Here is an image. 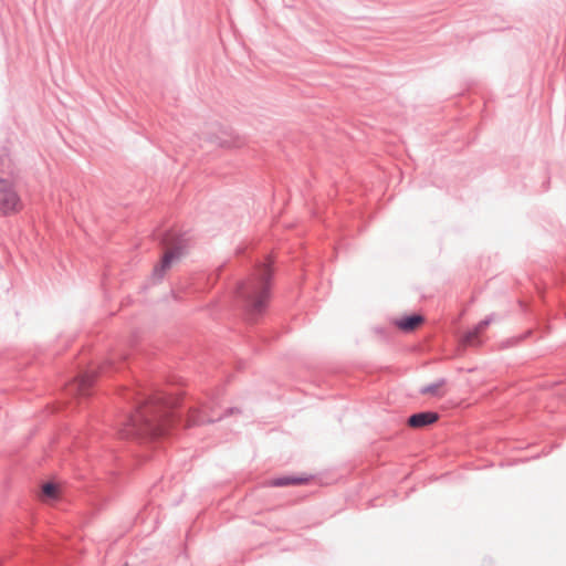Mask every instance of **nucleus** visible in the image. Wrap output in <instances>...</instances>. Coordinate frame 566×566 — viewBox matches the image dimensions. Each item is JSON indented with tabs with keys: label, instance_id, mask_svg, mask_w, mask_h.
I'll return each mask as SVG.
<instances>
[{
	"label": "nucleus",
	"instance_id": "5",
	"mask_svg": "<svg viewBox=\"0 0 566 566\" xmlns=\"http://www.w3.org/2000/svg\"><path fill=\"white\" fill-rule=\"evenodd\" d=\"M114 364L108 361L106 366H101L98 370L88 369L82 371L77 376L76 390L80 395L87 396L91 394V389L99 374L107 373L108 369H113Z\"/></svg>",
	"mask_w": 566,
	"mask_h": 566
},
{
	"label": "nucleus",
	"instance_id": "4",
	"mask_svg": "<svg viewBox=\"0 0 566 566\" xmlns=\"http://www.w3.org/2000/svg\"><path fill=\"white\" fill-rule=\"evenodd\" d=\"M21 205L20 197L8 177L0 176V214L15 212Z\"/></svg>",
	"mask_w": 566,
	"mask_h": 566
},
{
	"label": "nucleus",
	"instance_id": "9",
	"mask_svg": "<svg viewBox=\"0 0 566 566\" xmlns=\"http://www.w3.org/2000/svg\"><path fill=\"white\" fill-rule=\"evenodd\" d=\"M211 140L223 148L240 147L242 145L239 135L231 128H222L220 135H217Z\"/></svg>",
	"mask_w": 566,
	"mask_h": 566
},
{
	"label": "nucleus",
	"instance_id": "12",
	"mask_svg": "<svg viewBox=\"0 0 566 566\" xmlns=\"http://www.w3.org/2000/svg\"><path fill=\"white\" fill-rule=\"evenodd\" d=\"M13 174V165L7 147L0 148V176L8 177Z\"/></svg>",
	"mask_w": 566,
	"mask_h": 566
},
{
	"label": "nucleus",
	"instance_id": "1",
	"mask_svg": "<svg viewBox=\"0 0 566 566\" xmlns=\"http://www.w3.org/2000/svg\"><path fill=\"white\" fill-rule=\"evenodd\" d=\"M119 397L127 407L116 423V434L123 440L143 442L159 437L166 428L192 411L179 397L158 389H147L139 382L122 387Z\"/></svg>",
	"mask_w": 566,
	"mask_h": 566
},
{
	"label": "nucleus",
	"instance_id": "10",
	"mask_svg": "<svg viewBox=\"0 0 566 566\" xmlns=\"http://www.w3.org/2000/svg\"><path fill=\"white\" fill-rule=\"evenodd\" d=\"M421 322H423L422 315L411 313L396 319L395 325L402 332H412Z\"/></svg>",
	"mask_w": 566,
	"mask_h": 566
},
{
	"label": "nucleus",
	"instance_id": "3",
	"mask_svg": "<svg viewBox=\"0 0 566 566\" xmlns=\"http://www.w3.org/2000/svg\"><path fill=\"white\" fill-rule=\"evenodd\" d=\"M160 243L163 247L167 248L168 251L161 255L160 261L153 270L151 279L155 283L160 282L172 263L184 255L187 248V239L184 234L168 230L163 234Z\"/></svg>",
	"mask_w": 566,
	"mask_h": 566
},
{
	"label": "nucleus",
	"instance_id": "8",
	"mask_svg": "<svg viewBox=\"0 0 566 566\" xmlns=\"http://www.w3.org/2000/svg\"><path fill=\"white\" fill-rule=\"evenodd\" d=\"M438 419V412L432 410H424L410 415L407 423L412 428H424L434 423Z\"/></svg>",
	"mask_w": 566,
	"mask_h": 566
},
{
	"label": "nucleus",
	"instance_id": "6",
	"mask_svg": "<svg viewBox=\"0 0 566 566\" xmlns=\"http://www.w3.org/2000/svg\"><path fill=\"white\" fill-rule=\"evenodd\" d=\"M38 497L44 504L55 505L63 500V491L55 482H45L41 485Z\"/></svg>",
	"mask_w": 566,
	"mask_h": 566
},
{
	"label": "nucleus",
	"instance_id": "2",
	"mask_svg": "<svg viewBox=\"0 0 566 566\" xmlns=\"http://www.w3.org/2000/svg\"><path fill=\"white\" fill-rule=\"evenodd\" d=\"M274 263L270 256L251 261L247 279L239 281L232 292L233 302L250 321L262 315L271 296Z\"/></svg>",
	"mask_w": 566,
	"mask_h": 566
},
{
	"label": "nucleus",
	"instance_id": "14",
	"mask_svg": "<svg viewBox=\"0 0 566 566\" xmlns=\"http://www.w3.org/2000/svg\"><path fill=\"white\" fill-rule=\"evenodd\" d=\"M446 384V380L443 378L439 379L436 382L429 384L420 389V392L422 395H432L438 396L439 389Z\"/></svg>",
	"mask_w": 566,
	"mask_h": 566
},
{
	"label": "nucleus",
	"instance_id": "16",
	"mask_svg": "<svg viewBox=\"0 0 566 566\" xmlns=\"http://www.w3.org/2000/svg\"><path fill=\"white\" fill-rule=\"evenodd\" d=\"M123 566H128V564H125V565H123Z\"/></svg>",
	"mask_w": 566,
	"mask_h": 566
},
{
	"label": "nucleus",
	"instance_id": "11",
	"mask_svg": "<svg viewBox=\"0 0 566 566\" xmlns=\"http://www.w3.org/2000/svg\"><path fill=\"white\" fill-rule=\"evenodd\" d=\"M308 481V478L303 475H282L272 479L271 485L275 488H283L289 485H302Z\"/></svg>",
	"mask_w": 566,
	"mask_h": 566
},
{
	"label": "nucleus",
	"instance_id": "13",
	"mask_svg": "<svg viewBox=\"0 0 566 566\" xmlns=\"http://www.w3.org/2000/svg\"><path fill=\"white\" fill-rule=\"evenodd\" d=\"M235 411H239V409H238V408H227V409H226V411H224V413H222L221 416H219V417L217 418V420H220V419H221V418H223V417H227V416H229V415H232V413H233V412H235ZM203 412H205L203 410H200V411L198 412V415H193V416H191V420H190V421H191L192 423H200V422H205V421H208V422H214V421H216V419H210V418H209V419H206V417H205Z\"/></svg>",
	"mask_w": 566,
	"mask_h": 566
},
{
	"label": "nucleus",
	"instance_id": "15",
	"mask_svg": "<svg viewBox=\"0 0 566 566\" xmlns=\"http://www.w3.org/2000/svg\"><path fill=\"white\" fill-rule=\"evenodd\" d=\"M237 253H238V255H245V254L248 253V248H247V247H244V248H239V249L237 250Z\"/></svg>",
	"mask_w": 566,
	"mask_h": 566
},
{
	"label": "nucleus",
	"instance_id": "7",
	"mask_svg": "<svg viewBox=\"0 0 566 566\" xmlns=\"http://www.w3.org/2000/svg\"><path fill=\"white\" fill-rule=\"evenodd\" d=\"M494 315L491 314L480 321L472 329L463 335V342L469 346H476L481 344V334L492 323Z\"/></svg>",
	"mask_w": 566,
	"mask_h": 566
}]
</instances>
